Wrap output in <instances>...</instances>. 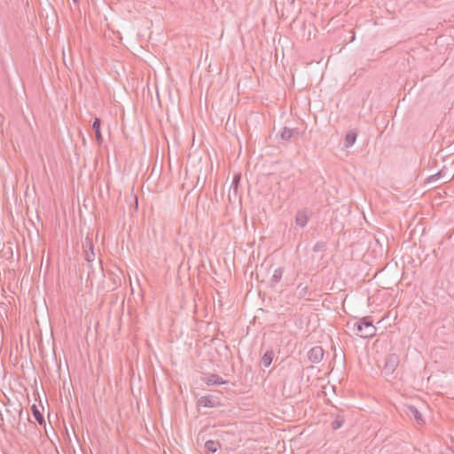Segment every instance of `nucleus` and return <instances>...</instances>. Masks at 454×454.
Listing matches in <instances>:
<instances>
[{
	"label": "nucleus",
	"instance_id": "obj_1",
	"mask_svg": "<svg viewBox=\"0 0 454 454\" xmlns=\"http://www.w3.org/2000/svg\"><path fill=\"white\" fill-rule=\"evenodd\" d=\"M354 333L361 338H371L376 334V327L373 325L372 317H364L350 325L348 324Z\"/></svg>",
	"mask_w": 454,
	"mask_h": 454
},
{
	"label": "nucleus",
	"instance_id": "obj_2",
	"mask_svg": "<svg viewBox=\"0 0 454 454\" xmlns=\"http://www.w3.org/2000/svg\"><path fill=\"white\" fill-rule=\"evenodd\" d=\"M303 135V131H301L297 128H287L285 127L284 129L280 132L279 137L284 141L290 140H297L301 137Z\"/></svg>",
	"mask_w": 454,
	"mask_h": 454
},
{
	"label": "nucleus",
	"instance_id": "obj_3",
	"mask_svg": "<svg viewBox=\"0 0 454 454\" xmlns=\"http://www.w3.org/2000/svg\"><path fill=\"white\" fill-rule=\"evenodd\" d=\"M399 364V356L396 354H389L386 359L383 370L386 374H392Z\"/></svg>",
	"mask_w": 454,
	"mask_h": 454
},
{
	"label": "nucleus",
	"instance_id": "obj_4",
	"mask_svg": "<svg viewBox=\"0 0 454 454\" xmlns=\"http://www.w3.org/2000/svg\"><path fill=\"white\" fill-rule=\"evenodd\" d=\"M324 356V349L320 346L313 347L308 353L309 360L311 363H319Z\"/></svg>",
	"mask_w": 454,
	"mask_h": 454
},
{
	"label": "nucleus",
	"instance_id": "obj_5",
	"mask_svg": "<svg viewBox=\"0 0 454 454\" xmlns=\"http://www.w3.org/2000/svg\"><path fill=\"white\" fill-rule=\"evenodd\" d=\"M82 247L84 250L85 260L88 262H92L95 258V253L91 239L86 238L85 241L82 243Z\"/></svg>",
	"mask_w": 454,
	"mask_h": 454
},
{
	"label": "nucleus",
	"instance_id": "obj_6",
	"mask_svg": "<svg viewBox=\"0 0 454 454\" xmlns=\"http://www.w3.org/2000/svg\"><path fill=\"white\" fill-rule=\"evenodd\" d=\"M198 403L204 407H215L219 404V401L213 395H204L198 400Z\"/></svg>",
	"mask_w": 454,
	"mask_h": 454
},
{
	"label": "nucleus",
	"instance_id": "obj_7",
	"mask_svg": "<svg viewBox=\"0 0 454 454\" xmlns=\"http://www.w3.org/2000/svg\"><path fill=\"white\" fill-rule=\"evenodd\" d=\"M203 381L208 386L215 384L223 385L227 383L226 380H223L219 375L215 373L207 374L206 378L203 379Z\"/></svg>",
	"mask_w": 454,
	"mask_h": 454
},
{
	"label": "nucleus",
	"instance_id": "obj_8",
	"mask_svg": "<svg viewBox=\"0 0 454 454\" xmlns=\"http://www.w3.org/2000/svg\"><path fill=\"white\" fill-rule=\"evenodd\" d=\"M309 221V217L304 211H298L295 216V223L300 227H304Z\"/></svg>",
	"mask_w": 454,
	"mask_h": 454
},
{
	"label": "nucleus",
	"instance_id": "obj_9",
	"mask_svg": "<svg viewBox=\"0 0 454 454\" xmlns=\"http://www.w3.org/2000/svg\"><path fill=\"white\" fill-rule=\"evenodd\" d=\"M100 125H101L100 119L98 118V117L95 118L94 121H93V124H92V128L95 130L96 139H97L98 144H101L102 140H103L102 135H101V131H100Z\"/></svg>",
	"mask_w": 454,
	"mask_h": 454
},
{
	"label": "nucleus",
	"instance_id": "obj_10",
	"mask_svg": "<svg viewBox=\"0 0 454 454\" xmlns=\"http://www.w3.org/2000/svg\"><path fill=\"white\" fill-rule=\"evenodd\" d=\"M356 137H357V134L356 131H354V130L348 131L345 136V142H344L345 147L348 148V147L352 146L356 142Z\"/></svg>",
	"mask_w": 454,
	"mask_h": 454
},
{
	"label": "nucleus",
	"instance_id": "obj_11",
	"mask_svg": "<svg viewBox=\"0 0 454 454\" xmlns=\"http://www.w3.org/2000/svg\"><path fill=\"white\" fill-rule=\"evenodd\" d=\"M274 357V351L272 349L267 350L262 357V363L265 367H269L273 360Z\"/></svg>",
	"mask_w": 454,
	"mask_h": 454
},
{
	"label": "nucleus",
	"instance_id": "obj_12",
	"mask_svg": "<svg viewBox=\"0 0 454 454\" xmlns=\"http://www.w3.org/2000/svg\"><path fill=\"white\" fill-rule=\"evenodd\" d=\"M31 410H32L33 416L35 419V420L38 422V424H40V425L45 424L44 418L35 404L32 405Z\"/></svg>",
	"mask_w": 454,
	"mask_h": 454
},
{
	"label": "nucleus",
	"instance_id": "obj_13",
	"mask_svg": "<svg viewBox=\"0 0 454 454\" xmlns=\"http://www.w3.org/2000/svg\"><path fill=\"white\" fill-rule=\"evenodd\" d=\"M408 410L419 424L423 422L422 416H421L420 412L419 411V410L415 406L410 405V406H408Z\"/></svg>",
	"mask_w": 454,
	"mask_h": 454
},
{
	"label": "nucleus",
	"instance_id": "obj_14",
	"mask_svg": "<svg viewBox=\"0 0 454 454\" xmlns=\"http://www.w3.org/2000/svg\"><path fill=\"white\" fill-rule=\"evenodd\" d=\"M308 294V286L302 283L299 284L296 287L295 294L298 298H303Z\"/></svg>",
	"mask_w": 454,
	"mask_h": 454
},
{
	"label": "nucleus",
	"instance_id": "obj_15",
	"mask_svg": "<svg viewBox=\"0 0 454 454\" xmlns=\"http://www.w3.org/2000/svg\"><path fill=\"white\" fill-rule=\"evenodd\" d=\"M220 446L218 442H215L212 440H208L205 443V448L207 451L215 453L216 452L218 447Z\"/></svg>",
	"mask_w": 454,
	"mask_h": 454
},
{
	"label": "nucleus",
	"instance_id": "obj_16",
	"mask_svg": "<svg viewBox=\"0 0 454 454\" xmlns=\"http://www.w3.org/2000/svg\"><path fill=\"white\" fill-rule=\"evenodd\" d=\"M283 273H284L283 267H279V268L276 269L274 270L272 278H271L272 282L278 283L282 278Z\"/></svg>",
	"mask_w": 454,
	"mask_h": 454
},
{
	"label": "nucleus",
	"instance_id": "obj_17",
	"mask_svg": "<svg viewBox=\"0 0 454 454\" xmlns=\"http://www.w3.org/2000/svg\"><path fill=\"white\" fill-rule=\"evenodd\" d=\"M240 179H241V176H240L239 174L234 175L233 179H232V183H231V188H230V192L232 190L235 194L237 193L238 186H239V184L240 182Z\"/></svg>",
	"mask_w": 454,
	"mask_h": 454
},
{
	"label": "nucleus",
	"instance_id": "obj_18",
	"mask_svg": "<svg viewBox=\"0 0 454 454\" xmlns=\"http://www.w3.org/2000/svg\"><path fill=\"white\" fill-rule=\"evenodd\" d=\"M344 423V418L342 416L338 415L335 419L332 422V428L333 430H337L342 427Z\"/></svg>",
	"mask_w": 454,
	"mask_h": 454
},
{
	"label": "nucleus",
	"instance_id": "obj_19",
	"mask_svg": "<svg viewBox=\"0 0 454 454\" xmlns=\"http://www.w3.org/2000/svg\"><path fill=\"white\" fill-rule=\"evenodd\" d=\"M325 247H326L325 242L317 241L313 247V251L314 252H322V251L325 250Z\"/></svg>",
	"mask_w": 454,
	"mask_h": 454
},
{
	"label": "nucleus",
	"instance_id": "obj_20",
	"mask_svg": "<svg viewBox=\"0 0 454 454\" xmlns=\"http://www.w3.org/2000/svg\"><path fill=\"white\" fill-rule=\"evenodd\" d=\"M74 3H78L79 0H73Z\"/></svg>",
	"mask_w": 454,
	"mask_h": 454
}]
</instances>
